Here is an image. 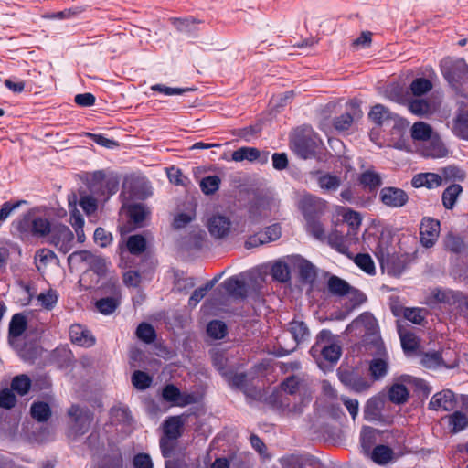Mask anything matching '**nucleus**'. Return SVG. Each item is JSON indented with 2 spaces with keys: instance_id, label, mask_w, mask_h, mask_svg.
Here are the masks:
<instances>
[{
  "instance_id": "nucleus-7",
  "label": "nucleus",
  "mask_w": 468,
  "mask_h": 468,
  "mask_svg": "<svg viewBox=\"0 0 468 468\" xmlns=\"http://www.w3.org/2000/svg\"><path fill=\"white\" fill-rule=\"evenodd\" d=\"M68 415L70 418L69 437L75 438L88 432L93 420L90 410L82 409L78 405H72L68 410Z\"/></svg>"
},
{
  "instance_id": "nucleus-62",
  "label": "nucleus",
  "mask_w": 468,
  "mask_h": 468,
  "mask_svg": "<svg viewBox=\"0 0 468 468\" xmlns=\"http://www.w3.org/2000/svg\"><path fill=\"white\" fill-rule=\"evenodd\" d=\"M354 122V116L350 112L344 113L334 120V127L338 131L349 129Z\"/></svg>"
},
{
  "instance_id": "nucleus-15",
  "label": "nucleus",
  "mask_w": 468,
  "mask_h": 468,
  "mask_svg": "<svg viewBox=\"0 0 468 468\" xmlns=\"http://www.w3.org/2000/svg\"><path fill=\"white\" fill-rule=\"evenodd\" d=\"M69 337L73 344L83 347H90L95 344V337L80 324H72L69 328Z\"/></svg>"
},
{
  "instance_id": "nucleus-17",
  "label": "nucleus",
  "mask_w": 468,
  "mask_h": 468,
  "mask_svg": "<svg viewBox=\"0 0 468 468\" xmlns=\"http://www.w3.org/2000/svg\"><path fill=\"white\" fill-rule=\"evenodd\" d=\"M407 103L410 112L420 117L431 115L437 111L436 104L426 99H408Z\"/></svg>"
},
{
  "instance_id": "nucleus-3",
  "label": "nucleus",
  "mask_w": 468,
  "mask_h": 468,
  "mask_svg": "<svg viewBox=\"0 0 468 468\" xmlns=\"http://www.w3.org/2000/svg\"><path fill=\"white\" fill-rule=\"evenodd\" d=\"M289 332L293 337V341L287 343L286 335H281L278 338L280 346L279 355L285 356L294 351L297 346L307 341L310 337V332L304 322L293 320L289 324Z\"/></svg>"
},
{
  "instance_id": "nucleus-52",
  "label": "nucleus",
  "mask_w": 468,
  "mask_h": 468,
  "mask_svg": "<svg viewBox=\"0 0 468 468\" xmlns=\"http://www.w3.org/2000/svg\"><path fill=\"white\" fill-rule=\"evenodd\" d=\"M58 293L54 290H48L47 292H41L37 299L41 303V305L48 309L51 310L58 303Z\"/></svg>"
},
{
  "instance_id": "nucleus-48",
  "label": "nucleus",
  "mask_w": 468,
  "mask_h": 468,
  "mask_svg": "<svg viewBox=\"0 0 468 468\" xmlns=\"http://www.w3.org/2000/svg\"><path fill=\"white\" fill-rule=\"evenodd\" d=\"M217 282L218 278L216 277L207 282L203 287L196 289L189 298V305L196 306L205 297L207 291L214 287Z\"/></svg>"
},
{
  "instance_id": "nucleus-53",
  "label": "nucleus",
  "mask_w": 468,
  "mask_h": 468,
  "mask_svg": "<svg viewBox=\"0 0 468 468\" xmlns=\"http://www.w3.org/2000/svg\"><path fill=\"white\" fill-rule=\"evenodd\" d=\"M427 311L421 308H406L404 310V317L415 324H421L424 321Z\"/></svg>"
},
{
  "instance_id": "nucleus-47",
  "label": "nucleus",
  "mask_w": 468,
  "mask_h": 468,
  "mask_svg": "<svg viewBox=\"0 0 468 468\" xmlns=\"http://www.w3.org/2000/svg\"><path fill=\"white\" fill-rule=\"evenodd\" d=\"M31 387V380L27 375H19L12 380L11 388L19 395H26Z\"/></svg>"
},
{
  "instance_id": "nucleus-13",
  "label": "nucleus",
  "mask_w": 468,
  "mask_h": 468,
  "mask_svg": "<svg viewBox=\"0 0 468 468\" xmlns=\"http://www.w3.org/2000/svg\"><path fill=\"white\" fill-rule=\"evenodd\" d=\"M292 147L299 157L308 159L315 156L319 144L313 137L301 136L292 141Z\"/></svg>"
},
{
  "instance_id": "nucleus-28",
  "label": "nucleus",
  "mask_w": 468,
  "mask_h": 468,
  "mask_svg": "<svg viewBox=\"0 0 468 468\" xmlns=\"http://www.w3.org/2000/svg\"><path fill=\"white\" fill-rule=\"evenodd\" d=\"M328 290L334 295L346 296L350 292L351 285L337 276H332L328 280Z\"/></svg>"
},
{
  "instance_id": "nucleus-8",
  "label": "nucleus",
  "mask_w": 468,
  "mask_h": 468,
  "mask_svg": "<svg viewBox=\"0 0 468 468\" xmlns=\"http://www.w3.org/2000/svg\"><path fill=\"white\" fill-rule=\"evenodd\" d=\"M313 352H320L329 362H336L341 356V347L335 343V335L329 330H322L317 335Z\"/></svg>"
},
{
  "instance_id": "nucleus-50",
  "label": "nucleus",
  "mask_w": 468,
  "mask_h": 468,
  "mask_svg": "<svg viewBox=\"0 0 468 468\" xmlns=\"http://www.w3.org/2000/svg\"><path fill=\"white\" fill-rule=\"evenodd\" d=\"M442 363L441 354L438 352L425 353L420 356V364L429 369H434Z\"/></svg>"
},
{
  "instance_id": "nucleus-42",
  "label": "nucleus",
  "mask_w": 468,
  "mask_h": 468,
  "mask_svg": "<svg viewBox=\"0 0 468 468\" xmlns=\"http://www.w3.org/2000/svg\"><path fill=\"white\" fill-rule=\"evenodd\" d=\"M119 300L116 297H105L96 302L97 310L102 314H111L119 306Z\"/></svg>"
},
{
  "instance_id": "nucleus-26",
  "label": "nucleus",
  "mask_w": 468,
  "mask_h": 468,
  "mask_svg": "<svg viewBox=\"0 0 468 468\" xmlns=\"http://www.w3.org/2000/svg\"><path fill=\"white\" fill-rule=\"evenodd\" d=\"M341 178L335 175L325 173L317 177V184L321 189L326 192H335L341 186Z\"/></svg>"
},
{
  "instance_id": "nucleus-11",
  "label": "nucleus",
  "mask_w": 468,
  "mask_h": 468,
  "mask_svg": "<svg viewBox=\"0 0 468 468\" xmlns=\"http://www.w3.org/2000/svg\"><path fill=\"white\" fill-rule=\"evenodd\" d=\"M379 200L389 208H400L408 203L409 196L401 188L386 186L379 192Z\"/></svg>"
},
{
  "instance_id": "nucleus-55",
  "label": "nucleus",
  "mask_w": 468,
  "mask_h": 468,
  "mask_svg": "<svg viewBox=\"0 0 468 468\" xmlns=\"http://www.w3.org/2000/svg\"><path fill=\"white\" fill-rule=\"evenodd\" d=\"M343 218L350 227L353 233L356 234V231L359 229L362 222L361 215L356 211L347 209L343 215Z\"/></svg>"
},
{
  "instance_id": "nucleus-61",
  "label": "nucleus",
  "mask_w": 468,
  "mask_h": 468,
  "mask_svg": "<svg viewBox=\"0 0 468 468\" xmlns=\"http://www.w3.org/2000/svg\"><path fill=\"white\" fill-rule=\"evenodd\" d=\"M212 361L217 369L225 377L228 376V372L225 371L228 358L225 356L223 352L213 350L211 353Z\"/></svg>"
},
{
  "instance_id": "nucleus-33",
  "label": "nucleus",
  "mask_w": 468,
  "mask_h": 468,
  "mask_svg": "<svg viewBox=\"0 0 468 468\" xmlns=\"http://www.w3.org/2000/svg\"><path fill=\"white\" fill-rule=\"evenodd\" d=\"M411 137L417 141H427L431 138L432 128L424 122H417L411 127Z\"/></svg>"
},
{
  "instance_id": "nucleus-41",
  "label": "nucleus",
  "mask_w": 468,
  "mask_h": 468,
  "mask_svg": "<svg viewBox=\"0 0 468 468\" xmlns=\"http://www.w3.org/2000/svg\"><path fill=\"white\" fill-rule=\"evenodd\" d=\"M126 245L128 250L134 255L141 254L146 250V240L144 236L139 234L130 236Z\"/></svg>"
},
{
  "instance_id": "nucleus-37",
  "label": "nucleus",
  "mask_w": 468,
  "mask_h": 468,
  "mask_svg": "<svg viewBox=\"0 0 468 468\" xmlns=\"http://www.w3.org/2000/svg\"><path fill=\"white\" fill-rule=\"evenodd\" d=\"M30 412L32 417L39 422L48 420L51 415L50 407L45 402H34Z\"/></svg>"
},
{
  "instance_id": "nucleus-57",
  "label": "nucleus",
  "mask_w": 468,
  "mask_h": 468,
  "mask_svg": "<svg viewBox=\"0 0 468 468\" xmlns=\"http://www.w3.org/2000/svg\"><path fill=\"white\" fill-rule=\"evenodd\" d=\"M294 91L290 90L283 93L273 95L271 99V104L275 108H282L292 101Z\"/></svg>"
},
{
  "instance_id": "nucleus-46",
  "label": "nucleus",
  "mask_w": 468,
  "mask_h": 468,
  "mask_svg": "<svg viewBox=\"0 0 468 468\" xmlns=\"http://www.w3.org/2000/svg\"><path fill=\"white\" fill-rule=\"evenodd\" d=\"M220 182L218 176H208L201 180L200 188L205 195H212L218 189Z\"/></svg>"
},
{
  "instance_id": "nucleus-29",
  "label": "nucleus",
  "mask_w": 468,
  "mask_h": 468,
  "mask_svg": "<svg viewBox=\"0 0 468 468\" xmlns=\"http://www.w3.org/2000/svg\"><path fill=\"white\" fill-rule=\"evenodd\" d=\"M369 119L377 125H382L386 121L392 119L390 111L382 104H376L368 113Z\"/></svg>"
},
{
  "instance_id": "nucleus-16",
  "label": "nucleus",
  "mask_w": 468,
  "mask_h": 468,
  "mask_svg": "<svg viewBox=\"0 0 468 468\" xmlns=\"http://www.w3.org/2000/svg\"><path fill=\"white\" fill-rule=\"evenodd\" d=\"M221 287L225 290L226 293L235 299H244L247 296L248 290L246 283L237 276L225 280Z\"/></svg>"
},
{
  "instance_id": "nucleus-18",
  "label": "nucleus",
  "mask_w": 468,
  "mask_h": 468,
  "mask_svg": "<svg viewBox=\"0 0 468 468\" xmlns=\"http://www.w3.org/2000/svg\"><path fill=\"white\" fill-rule=\"evenodd\" d=\"M442 184V177L435 173H420L415 175L411 180V185L415 188L425 186L434 188Z\"/></svg>"
},
{
  "instance_id": "nucleus-60",
  "label": "nucleus",
  "mask_w": 468,
  "mask_h": 468,
  "mask_svg": "<svg viewBox=\"0 0 468 468\" xmlns=\"http://www.w3.org/2000/svg\"><path fill=\"white\" fill-rule=\"evenodd\" d=\"M266 243L275 241L281 237V227L278 224H273L267 227L263 231L260 232Z\"/></svg>"
},
{
  "instance_id": "nucleus-63",
  "label": "nucleus",
  "mask_w": 468,
  "mask_h": 468,
  "mask_svg": "<svg viewBox=\"0 0 468 468\" xmlns=\"http://www.w3.org/2000/svg\"><path fill=\"white\" fill-rule=\"evenodd\" d=\"M375 441V430L371 427H364L361 431V445L365 452L370 450Z\"/></svg>"
},
{
  "instance_id": "nucleus-21",
  "label": "nucleus",
  "mask_w": 468,
  "mask_h": 468,
  "mask_svg": "<svg viewBox=\"0 0 468 468\" xmlns=\"http://www.w3.org/2000/svg\"><path fill=\"white\" fill-rule=\"evenodd\" d=\"M359 184L370 192L376 191L382 185L381 176L374 170L363 172L358 178Z\"/></svg>"
},
{
  "instance_id": "nucleus-31",
  "label": "nucleus",
  "mask_w": 468,
  "mask_h": 468,
  "mask_svg": "<svg viewBox=\"0 0 468 468\" xmlns=\"http://www.w3.org/2000/svg\"><path fill=\"white\" fill-rule=\"evenodd\" d=\"M306 230L314 239L320 241H325L326 233L323 223L317 218L306 219Z\"/></svg>"
},
{
  "instance_id": "nucleus-5",
  "label": "nucleus",
  "mask_w": 468,
  "mask_h": 468,
  "mask_svg": "<svg viewBox=\"0 0 468 468\" xmlns=\"http://www.w3.org/2000/svg\"><path fill=\"white\" fill-rule=\"evenodd\" d=\"M16 226L19 231H29L35 237H46L52 232L48 218L36 216L32 210L18 219L16 222Z\"/></svg>"
},
{
  "instance_id": "nucleus-23",
  "label": "nucleus",
  "mask_w": 468,
  "mask_h": 468,
  "mask_svg": "<svg viewBox=\"0 0 468 468\" xmlns=\"http://www.w3.org/2000/svg\"><path fill=\"white\" fill-rule=\"evenodd\" d=\"M182 426L183 420L180 416H173L168 418L163 425L164 436L172 440H176L181 436Z\"/></svg>"
},
{
  "instance_id": "nucleus-30",
  "label": "nucleus",
  "mask_w": 468,
  "mask_h": 468,
  "mask_svg": "<svg viewBox=\"0 0 468 468\" xmlns=\"http://www.w3.org/2000/svg\"><path fill=\"white\" fill-rule=\"evenodd\" d=\"M462 192L463 187L458 184H453L448 186L442 193V204L444 207L452 209Z\"/></svg>"
},
{
  "instance_id": "nucleus-2",
  "label": "nucleus",
  "mask_w": 468,
  "mask_h": 468,
  "mask_svg": "<svg viewBox=\"0 0 468 468\" xmlns=\"http://www.w3.org/2000/svg\"><path fill=\"white\" fill-rule=\"evenodd\" d=\"M206 227L209 235L216 240H225L236 231L230 217L222 212L208 215Z\"/></svg>"
},
{
  "instance_id": "nucleus-44",
  "label": "nucleus",
  "mask_w": 468,
  "mask_h": 468,
  "mask_svg": "<svg viewBox=\"0 0 468 468\" xmlns=\"http://www.w3.org/2000/svg\"><path fill=\"white\" fill-rule=\"evenodd\" d=\"M388 362L382 358H375L370 362L369 371L374 379L383 378L388 372Z\"/></svg>"
},
{
  "instance_id": "nucleus-59",
  "label": "nucleus",
  "mask_w": 468,
  "mask_h": 468,
  "mask_svg": "<svg viewBox=\"0 0 468 468\" xmlns=\"http://www.w3.org/2000/svg\"><path fill=\"white\" fill-rule=\"evenodd\" d=\"M94 241L101 248H105L112 241V236L103 228H97L94 231Z\"/></svg>"
},
{
  "instance_id": "nucleus-54",
  "label": "nucleus",
  "mask_w": 468,
  "mask_h": 468,
  "mask_svg": "<svg viewBox=\"0 0 468 468\" xmlns=\"http://www.w3.org/2000/svg\"><path fill=\"white\" fill-rule=\"evenodd\" d=\"M132 383L137 388L144 390L150 387L152 378L143 371H135L132 377Z\"/></svg>"
},
{
  "instance_id": "nucleus-12",
  "label": "nucleus",
  "mask_w": 468,
  "mask_h": 468,
  "mask_svg": "<svg viewBox=\"0 0 468 468\" xmlns=\"http://www.w3.org/2000/svg\"><path fill=\"white\" fill-rule=\"evenodd\" d=\"M440 234V221L431 218H422L420 226V242L426 248L432 247Z\"/></svg>"
},
{
  "instance_id": "nucleus-20",
  "label": "nucleus",
  "mask_w": 468,
  "mask_h": 468,
  "mask_svg": "<svg viewBox=\"0 0 468 468\" xmlns=\"http://www.w3.org/2000/svg\"><path fill=\"white\" fill-rule=\"evenodd\" d=\"M453 133L463 139L468 141V112L463 109H460L454 119L453 124L452 128Z\"/></svg>"
},
{
  "instance_id": "nucleus-45",
  "label": "nucleus",
  "mask_w": 468,
  "mask_h": 468,
  "mask_svg": "<svg viewBox=\"0 0 468 468\" xmlns=\"http://www.w3.org/2000/svg\"><path fill=\"white\" fill-rule=\"evenodd\" d=\"M80 206L87 216H92L98 208V201L93 197L87 194H80L77 204Z\"/></svg>"
},
{
  "instance_id": "nucleus-43",
  "label": "nucleus",
  "mask_w": 468,
  "mask_h": 468,
  "mask_svg": "<svg viewBox=\"0 0 468 468\" xmlns=\"http://www.w3.org/2000/svg\"><path fill=\"white\" fill-rule=\"evenodd\" d=\"M27 327L26 317L21 314H16L12 317L9 324V335L13 337L20 336Z\"/></svg>"
},
{
  "instance_id": "nucleus-6",
  "label": "nucleus",
  "mask_w": 468,
  "mask_h": 468,
  "mask_svg": "<svg viewBox=\"0 0 468 468\" xmlns=\"http://www.w3.org/2000/svg\"><path fill=\"white\" fill-rule=\"evenodd\" d=\"M69 265H85L98 276H105L108 271V261L105 258L93 254L88 250H80L68 257Z\"/></svg>"
},
{
  "instance_id": "nucleus-40",
  "label": "nucleus",
  "mask_w": 468,
  "mask_h": 468,
  "mask_svg": "<svg viewBox=\"0 0 468 468\" xmlns=\"http://www.w3.org/2000/svg\"><path fill=\"white\" fill-rule=\"evenodd\" d=\"M393 455V452L390 448L385 445H378L374 448L371 452V459L378 464L388 463Z\"/></svg>"
},
{
  "instance_id": "nucleus-22",
  "label": "nucleus",
  "mask_w": 468,
  "mask_h": 468,
  "mask_svg": "<svg viewBox=\"0 0 468 468\" xmlns=\"http://www.w3.org/2000/svg\"><path fill=\"white\" fill-rule=\"evenodd\" d=\"M271 215V204L265 199L255 201L250 207V218L258 222L261 218H268Z\"/></svg>"
},
{
  "instance_id": "nucleus-36",
  "label": "nucleus",
  "mask_w": 468,
  "mask_h": 468,
  "mask_svg": "<svg viewBox=\"0 0 468 468\" xmlns=\"http://www.w3.org/2000/svg\"><path fill=\"white\" fill-rule=\"evenodd\" d=\"M232 160L241 162L244 160L255 161L260 157V151L254 147H240L232 153Z\"/></svg>"
},
{
  "instance_id": "nucleus-27",
  "label": "nucleus",
  "mask_w": 468,
  "mask_h": 468,
  "mask_svg": "<svg viewBox=\"0 0 468 468\" xmlns=\"http://www.w3.org/2000/svg\"><path fill=\"white\" fill-rule=\"evenodd\" d=\"M422 153L427 157L441 158L447 154V150L441 140L433 138L423 147Z\"/></svg>"
},
{
  "instance_id": "nucleus-10",
  "label": "nucleus",
  "mask_w": 468,
  "mask_h": 468,
  "mask_svg": "<svg viewBox=\"0 0 468 468\" xmlns=\"http://www.w3.org/2000/svg\"><path fill=\"white\" fill-rule=\"evenodd\" d=\"M298 207L306 220L322 215L327 207V202L321 197L305 194L299 200Z\"/></svg>"
},
{
  "instance_id": "nucleus-34",
  "label": "nucleus",
  "mask_w": 468,
  "mask_h": 468,
  "mask_svg": "<svg viewBox=\"0 0 468 468\" xmlns=\"http://www.w3.org/2000/svg\"><path fill=\"white\" fill-rule=\"evenodd\" d=\"M408 388L400 383H394L388 391V398L390 401L396 404H402L407 401L409 398Z\"/></svg>"
},
{
  "instance_id": "nucleus-56",
  "label": "nucleus",
  "mask_w": 468,
  "mask_h": 468,
  "mask_svg": "<svg viewBox=\"0 0 468 468\" xmlns=\"http://www.w3.org/2000/svg\"><path fill=\"white\" fill-rule=\"evenodd\" d=\"M137 336L145 343H152L155 338V332L152 325L143 323L136 330Z\"/></svg>"
},
{
  "instance_id": "nucleus-32",
  "label": "nucleus",
  "mask_w": 468,
  "mask_h": 468,
  "mask_svg": "<svg viewBox=\"0 0 468 468\" xmlns=\"http://www.w3.org/2000/svg\"><path fill=\"white\" fill-rule=\"evenodd\" d=\"M325 241L341 253H346L348 250L345 236L336 229L332 230L326 236Z\"/></svg>"
},
{
  "instance_id": "nucleus-14",
  "label": "nucleus",
  "mask_w": 468,
  "mask_h": 468,
  "mask_svg": "<svg viewBox=\"0 0 468 468\" xmlns=\"http://www.w3.org/2000/svg\"><path fill=\"white\" fill-rule=\"evenodd\" d=\"M457 406V399L452 391L445 389L434 394L429 403V407L432 410H453Z\"/></svg>"
},
{
  "instance_id": "nucleus-38",
  "label": "nucleus",
  "mask_w": 468,
  "mask_h": 468,
  "mask_svg": "<svg viewBox=\"0 0 468 468\" xmlns=\"http://www.w3.org/2000/svg\"><path fill=\"white\" fill-rule=\"evenodd\" d=\"M410 89L413 96L420 97L431 90L432 83L428 79L417 78L411 82Z\"/></svg>"
},
{
  "instance_id": "nucleus-9",
  "label": "nucleus",
  "mask_w": 468,
  "mask_h": 468,
  "mask_svg": "<svg viewBox=\"0 0 468 468\" xmlns=\"http://www.w3.org/2000/svg\"><path fill=\"white\" fill-rule=\"evenodd\" d=\"M49 243L63 254L68 253L73 248L74 234L68 226L55 225L49 237Z\"/></svg>"
},
{
  "instance_id": "nucleus-49",
  "label": "nucleus",
  "mask_w": 468,
  "mask_h": 468,
  "mask_svg": "<svg viewBox=\"0 0 468 468\" xmlns=\"http://www.w3.org/2000/svg\"><path fill=\"white\" fill-rule=\"evenodd\" d=\"M271 275L274 280L285 282L290 279V271L284 262L277 261L271 267Z\"/></svg>"
},
{
  "instance_id": "nucleus-24",
  "label": "nucleus",
  "mask_w": 468,
  "mask_h": 468,
  "mask_svg": "<svg viewBox=\"0 0 468 468\" xmlns=\"http://www.w3.org/2000/svg\"><path fill=\"white\" fill-rule=\"evenodd\" d=\"M128 214L131 221L136 227H143L144 221L148 218L150 211L142 204H133L129 206Z\"/></svg>"
},
{
  "instance_id": "nucleus-51",
  "label": "nucleus",
  "mask_w": 468,
  "mask_h": 468,
  "mask_svg": "<svg viewBox=\"0 0 468 468\" xmlns=\"http://www.w3.org/2000/svg\"><path fill=\"white\" fill-rule=\"evenodd\" d=\"M207 331L211 337L215 339H221L227 334V326L225 323L214 320L208 324Z\"/></svg>"
},
{
  "instance_id": "nucleus-4",
  "label": "nucleus",
  "mask_w": 468,
  "mask_h": 468,
  "mask_svg": "<svg viewBox=\"0 0 468 468\" xmlns=\"http://www.w3.org/2000/svg\"><path fill=\"white\" fill-rule=\"evenodd\" d=\"M346 331H358V333L365 338L364 341L366 343L370 342L378 345L380 340L377 320L369 313H363L360 314L347 325Z\"/></svg>"
},
{
  "instance_id": "nucleus-25",
  "label": "nucleus",
  "mask_w": 468,
  "mask_h": 468,
  "mask_svg": "<svg viewBox=\"0 0 468 468\" xmlns=\"http://www.w3.org/2000/svg\"><path fill=\"white\" fill-rule=\"evenodd\" d=\"M69 208L70 213L69 223L73 229H80L84 227V218L77 208L78 197L76 194H71L68 197Z\"/></svg>"
},
{
  "instance_id": "nucleus-35",
  "label": "nucleus",
  "mask_w": 468,
  "mask_h": 468,
  "mask_svg": "<svg viewBox=\"0 0 468 468\" xmlns=\"http://www.w3.org/2000/svg\"><path fill=\"white\" fill-rule=\"evenodd\" d=\"M297 267L301 278L306 282H313L316 278L315 267L308 261L299 259L297 261Z\"/></svg>"
},
{
  "instance_id": "nucleus-1",
  "label": "nucleus",
  "mask_w": 468,
  "mask_h": 468,
  "mask_svg": "<svg viewBox=\"0 0 468 468\" xmlns=\"http://www.w3.org/2000/svg\"><path fill=\"white\" fill-rule=\"evenodd\" d=\"M441 70L451 87L460 95L468 97V65L463 59L442 61Z\"/></svg>"
},
{
  "instance_id": "nucleus-58",
  "label": "nucleus",
  "mask_w": 468,
  "mask_h": 468,
  "mask_svg": "<svg viewBox=\"0 0 468 468\" xmlns=\"http://www.w3.org/2000/svg\"><path fill=\"white\" fill-rule=\"evenodd\" d=\"M355 263L365 272L371 274L375 271V265L368 254H358L355 258Z\"/></svg>"
},
{
  "instance_id": "nucleus-39",
  "label": "nucleus",
  "mask_w": 468,
  "mask_h": 468,
  "mask_svg": "<svg viewBox=\"0 0 468 468\" xmlns=\"http://www.w3.org/2000/svg\"><path fill=\"white\" fill-rule=\"evenodd\" d=\"M448 418L451 431L453 433H457L468 426V419L466 415L461 411H455L449 415Z\"/></svg>"
},
{
  "instance_id": "nucleus-64",
  "label": "nucleus",
  "mask_w": 468,
  "mask_h": 468,
  "mask_svg": "<svg viewBox=\"0 0 468 468\" xmlns=\"http://www.w3.org/2000/svg\"><path fill=\"white\" fill-rule=\"evenodd\" d=\"M134 468H153L152 459L149 454L138 453L133 461Z\"/></svg>"
},
{
  "instance_id": "nucleus-19",
  "label": "nucleus",
  "mask_w": 468,
  "mask_h": 468,
  "mask_svg": "<svg viewBox=\"0 0 468 468\" xmlns=\"http://www.w3.org/2000/svg\"><path fill=\"white\" fill-rule=\"evenodd\" d=\"M384 408V399L381 397H374L367 400L364 409V417L367 420H378L381 417Z\"/></svg>"
}]
</instances>
